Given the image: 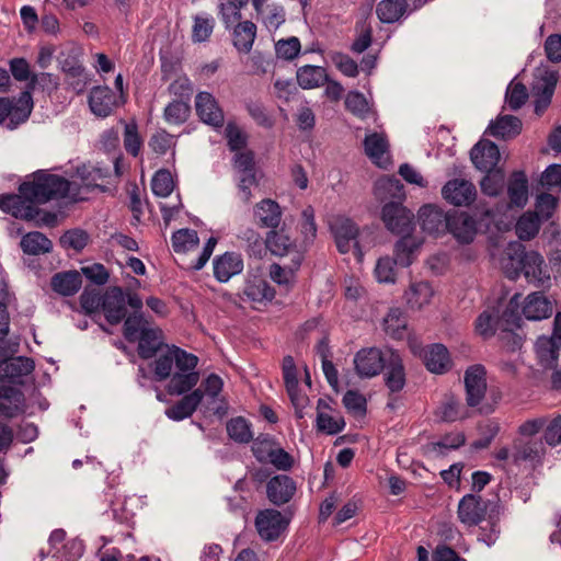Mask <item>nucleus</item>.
Wrapping results in <instances>:
<instances>
[{"label":"nucleus","mask_w":561,"mask_h":561,"mask_svg":"<svg viewBox=\"0 0 561 561\" xmlns=\"http://www.w3.org/2000/svg\"><path fill=\"white\" fill-rule=\"evenodd\" d=\"M137 341L140 358L156 357L150 364L153 379L159 382L169 379L165 390L170 396H182L198 383V357L176 345H164L163 333L159 328L141 330Z\"/></svg>","instance_id":"f257e3e1"},{"label":"nucleus","mask_w":561,"mask_h":561,"mask_svg":"<svg viewBox=\"0 0 561 561\" xmlns=\"http://www.w3.org/2000/svg\"><path fill=\"white\" fill-rule=\"evenodd\" d=\"M70 182L45 171L34 173L33 180L20 185L19 191L32 201L33 205L67 196Z\"/></svg>","instance_id":"f03ea898"},{"label":"nucleus","mask_w":561,"mask_h":561,"mask_svg":"<svg viewBox=\"0 0 561 561\" xmlns=\"http://www.w3.org/2000/svg\"><path fill=\"white\" fill-rule=\"evenodd\" d=\"M329 226L336 248L341 253H348L353 249L358 259L363 256L358 243L359 229L352 219L344 216H335L330 220Z\"/></svg>","instance_id":"7ed1b4c3"},{"label":"nucleus","mask_w":561,"mask_h":561,"mask_svg":"<svg viewBox=\"0 0 561 561\" xmlns=\"http://www.w3.org/2000/svg\"><path fill=\"white\" fill-rule=\"evenodd\" d=\"M381 220L394 234H409L414 229V215L401 202H386L381 209Z\"/></svg>","instance_id":"20e7f679"},{"label":"nucleus","mask_w":561,"mask_h":561,"mask_svg":"<svg viewBox=\"0 0 561 561\" xmlns=\"http://www.w3.org/2000/svg\"><path fill=\"white\" fill-rule=\"evenodd\" d=\"M119 286L108 287L103 294L102 311L106 321L116 325L127 316L128 294Z\"/></svg>","instance_id":"39448f33"},{"label":"nucleus","mask_w":561,"mask_h":561,"mask_svg":"<svg viewBox=\"0 0 561 561\" xmlns=\"http://www.w3.org/2000/svg\"><path fill=\"white\" fill-rule=\"evenodd\" d=\"M559 75L554 70H539L536 81L533 84L535 113L541 115L550 105Z\"/></svg>","instance_id":"423d86ee"},{"label":"nucleus","mask_w":561,"mask_h":561,"mask_svg":"<svg viewBox=\"0 0 561 561\" xmlns=\"http://www.w3.org/2000/svg\"><path fill=\"white\" fill-rule=\"evenodd\" d=\"M388 358V348L381 351L377 347L363 348L354 357L356 374L362 378L377 376Z\"/></svg>","instance_id":"0eeeda50"},{"label":"nucleus","mask_w":561,"mask_h":561,"mask_svg":"<svg viewBox=\"0 0 561 561\" xmlns=\"http://www.w3.org/2000/svg\"><path fill=\"white\" fill-rule=\"evenodd\" d=\"M466 402L468 407H478L486 392V370L483 365L477 364L467 368L463 376Z\"/></svg>","instance_id":"6e6552de"},{"label":"nucleus","mask_w":561,"mask_h":561,"mask_svg":"<svg viewBox=\"0 0 561 561\" xmlns=\"http://www.w3.org/2000/svg\"><path fill=\"white\" fill-rule=\"evenodd\" d=\"M489 504L490 501L483 500L479 494H466L458 503L459 520L469 527L479 525L486 516Z\"/></svg>","instance_id":"1a4fd4ad"},{"label":"nucleus","mask_w":561,"mask_h":561,"mask_svg":"<svg viewBox=\"0 0 561 561\" xmlns=\"http://www.w3.org/2000/svg\"><path fill=\"white\" fill-rule=\"evenodd\" d=\"M288 524L289 518L273 508L261 511L255 518L256 530L265 541L276 540L287 528Z\"/></svg>","instance_id":"9d476101"},{"label":"nucleus","mask_w":561,"mask_h":561,"mask_svg":"<svg viewBox=\"0 0 561 561\" xmlns=\"http://www.w3.org/2000/svg\"><path fill=\"white\" fill-rule=\"evenodd\" d=\"M546 455L545 440L542 439H515L512 449L514 465L529 462L533 468L541 466Z\"/></svg>","instance_id":"9b49d317"},{"label":"nucleus","mask_w":561,"mask_h":561,"mask_svg":"<svg viewBox=\"0 0 561 561\" xmlns=\"http://www.w3.org/2000/svg\"><path fill=\"white\" fill-rule=\"evenodd\" d=\"M0 209L26 221L35 219L41 214V209L33 205L32 201L20 191L19 194H1Z\"/></svg>","instance_id":"f8f14e48"},{"label":"nucleus","mask_w":561,"mask_h":561,"mask_svg":"<svg viewBox=\"0 0 561 561\" xmlns=\"http://www.w3.org/2000/svg\"><path fill=\"white\" fill-rule=\"evenodd\" d=\"M442 195L451 205L469 206L477 197V190L468 180L453 179L443 186Z\"/></svg>","instance_id":"ddd939ff"},{"label":"nucleus","mask_w":561,"mask_h":561,"mask_svg":"<svg viewBox=\"0 0 561 561\" xmlns=\"http://www.w3.org/2000/svg\"><path fill=\"white\" fill-rule=\"evenodd\" d=\"M57 60L61 71L65 72L69 79L75 80L71 82L73 88L78 92H81L87 84V77L84 76V67L79 59V50L75 47L62 50L59 53Z\"/></svg>","instance_id":"4468645a"},{"label":"nucleus","mask_w":561,"mask_h":561,"mask_svg":"<svg viewBox=\"0 0 561 561\" xmlns=\"http://www.w3.org/2000/svg\"><path fill=\"white\" fill-rule=\"evenodd\" d=\"M127 301L133 312L124 319L123 334L129 343H135L141 330L148 328V322L141 312L144 306L141 298L136 293H129Z\"/></svg>","instance_id":"2eb2a0df"},{"label":"nucleus","mask_w":561,"mask_h":561,"mask_svg":"<svg viewBox=\"0 0 561 561\" xmlns=\"http://www.w3.org/2000/svg\"><path fill=\"white\" fill-rule=\"evenodd\" d=\"M383 381L390 393L400 392L407 382L405 368L401 355L388 348V358L383 366Z\"/></svg>","instance_id":"dca6fc26"},{"label":"nucleus","mask_w":561,"mask_h":561,"mask_svg":"<svg viewBox=\"0 0 561 561\" xmlns=\"http://www.w3.org/2000/svg\"><path fill=\"white\" fill-rule=\"evenodd\" d=\"M195 108L202 122L215 128L222 127L225 123L224 111L211 93L199 92L195 98Z\"/></svg>","instance_id":"f3484780"},{"label":"nucleus","mask_w":561,"mask_h":561,"mask_svg":"<svg viewBox=\"0 0 561 561\" xmlns=\"http://www.w3.org/2000/svg\"><path fill=\"white\" fill-rule=\"evenodd\" d=\"M450 216L437 206L424 205L419 210V222L424 232L438 236L446 232Z\"/></svg>","instance_id":"a211bd4d"},{"label":"nucleus","mask_w":561,"mask_h":561,"mask_svg":"<svg viewBox=\"0 0 561 561\" xmlns=\"http://www.w3.org/2000/svg\"><path fill=\"white\" fill-rule=\"evenodd\" d=\"M88 103L91 112L98 117H107L119 105L116 94L104 85L93 87L90 91Z\"/></svg>","instance_id":"6ab92c4d"},{"label":"nucleus","mask_w":561,"mask_h":561,"mask_svg":"<svg viewBox=\"0 0 561 561\" xmlns=\"http://www.w3.org/2000/svg\"><path fill=\"white\" fill-rule=\"evenodd\" d=\"M296 490V482L286 474H278L266 484L267 499L276 506L288 503L295 495Z\"/></svg>","instance_id":"aec40b11"},{"label":"nucleus","mask_w":561,"mask_h":561,"mask_svg":"<svg viewBox=\"0 0 561 561\" xmlns=\"http://www.w3.org/2000/svg\"><path fill=\"white\" fill-rule=\"evenodd\" d=\"M256 225L270 230L277 229L282 222L283 211L279 204L272 198H264L253 208Z\"/></svg>","instance_id":"412c9836"},{"label":"nucleus","mask_w":561,"mask_h":561,"mask_svg":"<svg viewBox=\"0 0 561 561\" xmlns=\"http://www.w3.org/2000/svg\"><path fill=\"white\" fill-rule=\"evenodd\" d=\"M446 231L450 232L458 242L468 244L477 234V221L465 211H454Z\"/></svg>","instance_id":"4be33fe9"},{"label":"nucleus","mask_w":561,"mask_h":561,"mask_svg":"<svg viewBox=\"0 0 561 561\" xmlns=\"http://www.w3.org/2000/svg\"><path fill=\"white\" fill-rule=\"evenodd\" d=\"M499 147L490 140H480L470 150V159L480 171L495 169L500 161Z\"/></svg>","instance_id":"5701e85b"},{"label":"nucleus","mask_w":561,"mask_h":561,"mask_svg":"<svg viewBox=\"0 0 561 561\" xmlns=\"http://www.w3.org/2000/svg\"><path fill=\"white\" fill-rule=\"evenodd\" d=\"M183 398L175 404L165 410V415L173 421H182L193 415L203 401L204 392L202 388L194 389L183 393Z\"/></svg>","instance_id":"b1692460"},{"label":"nucleus","mask_w":561,"mask_h":561,"mask_svg":"<svg viewBox=\"0 0 561 561\" xmlns=\"http://www.w3.org/2000/svg\"><path fill=\"white\" fill-rule=\"evenodd\" d=\"M214 276L220 283H226L243 271V259L237 252H225L213 261Z\"/></svg>","instance_id":"393cba45"},{"label":"nucleus","mask_w":561,"mask_h":561,"mask_svg":"<svg viewBox=\"0 0 561 561\" xmlns=\"http://www.w3.org/2000/svg\"><path fill=\"white\" fill-rule=\"evenodd\" d=\"M24 393L12 386L0 385V415L12 419L24 412Z\"/></svg>","instance_id":"a878e982"},{"label":"nucleus","mask_w":561,"mask_h":561,"mask_svg":"<svg viewBox=\"0 0 561 561\" xmlns=\"http://www.w3.org/2000/svg\"><path fill=\"white\" fill-rule=\"evenodd\" d=\"M518 250H522V256L519 260V264L522 271L524 272L525 277L530 282L543 283L546 279H549L550 276L546 274L545 260L542 255H540L536 251L525 252L522 244H516Z\"/></svg>","instance_id":"bb28decb"},{"label":"nucleus","mask_w":561,"mask_h":561,"mask_svg":"<svg viewBox=\"0 0 561 561\" xmlns=\"http://www.w3.org/2000/svg\"><path fill=\"white\" fill-rule=\"evenodd\" d=\"M34 368V360L26 356L0 359V374L13 383H22V378L30 375Z\"/></svg>","instance_id":"cd10ccee"},{"label":"nucleus","mask_w":561,"mask_h":561,"mask_svg":"<svg viewBox=\"0 0 561 561\" xmlns=\"http://www.w3.org/2000/svg\"><path fill=\"white\" fill-rule=\"evenodd\" d=\"M263 243L276 256L290 255L294 259L295 253H300L297 250L296 242L291 240L284 229L270 230Z\"/></svg>","instance_id":"c85d7f7f"},{"label":"nucleus","mask_w":561,"mask_h":561,"mask_svg":"<svg viewBox=\"0 0 561 561\" xmlns=\"http://www.w3.org/2000/svg\"><path fill=\"white\" fill-rule=\"evenodd\" d=\"M401 236L393 248V260L398 265L408 267L416 259L422 241L412 233Z\"/></svg>","instance_id":"c756f323"},{"label":"nucleus","mask_w":561,"mask_h":561,"mask_svg":"<svg viewBox=\"0 0 561 561\" xmlns=\"http://www.w3.org/2000/svg\"><path fill=\"white\" fill-rule=\"evenodd\" d=\"M257 27L250 20L238 22L231 28L232 45L239 51L249 54L256 38Z\"/></svg>","instance_id":"7c9ffc66"},{"label":"nucleus","mask_w":561,"mask_h":561,"mask_svg":"<svg viewBox=\"0 0 561 561\" xmlns=\"http://www.w3.org/2000/svg\"><path fill=\"white\" fill-rule=\"evenodd\" d=\"M50 286L54 291L61 296H73L82 286L81 273L78 271L56 273L51 277Z\"/></svg>","instance_id":"2f4dec72"},{"label":"nucleus","mask_w":561,"mask_h":561,"mask_svg":"<svg viewBox=\"0 0 561 561\" xmlns=\"http://www.w3.org/2000/svg\"><path fill=\"white\" fill-rule=\"evenodd\" d=\"M523 314L528 320L547 319L552 314V304L541 293H533L526 298Z\"/></svg>","instance_id":"473e14b6"},{"label":"nucleus","mask_w":561,"mask_h":561,"mask_svg":"<svg viewBox=\"0 0 561 561\" xmlns=\"http://www.w3.org/2000/svg\"><path fill=\"white\" fill-rule=\"evenodd\" d=\"M522 121L513 115L499 116L488 127V131L502 139H512L518 136L522 131Z\"/></svg>","instance_id":"72a5a7b5"},{"label":"nucleus","mask_w":561,"mask_h":561,"mask_svg":"<svg viewBox=\"0 0 561 561\" xmlns=\"http://www.w3.org/2000/svg\"><path fill=\"white\" fill-rule=\"evenodd\" d=\"M409 11L408 0H381L376 7V14L380 22L392 24Z\"/></svg>","instance_id":"f704fd0d"},{"label":"nucleus","mask_w":561,"mask_h":561,"mask_svg":"<svg viewBox=\"0 0 561 561\" xmlns=\"http://www.w3.org/2000/svg\"><path fill=\"white\" fill-rule=\"evenodd\" d=\"M364 147L365 153L375 164L383 167L388 162V157L385 158V154L388 152L389 144L385 135L378 133L367 135Z\"/></svg>","instance_id":"c9c22d12"},{"label":"nucleus","mask_w":561,"mask_h":561,"mask_svg":"<svg viewBox=\"0 0 561 561\" xmlns=\"http://www.w3.org/2000/svg\"><path fill=\"white\" fill-rule=\"evenodd\" d=\"M507 194L510 203L516 207H524L528 201V179L524 171H514L510 178Z\"/></svg>","instance_id":"e433bc0d"},{"label":"nucleus","mask_w":561,"mask_h":561,"mask_svg":"<svg viewBox=\"0 0 561 561\" xmlns=\"http://www.w3.org/2000/svg\"><path fill=\"white\" fill-rule=\"evenodd\" d=\"M297 82L305 90L314 89L329 82V77L323 67L306 65L298 68L296 73Z\"/></svg>","instance_id":"4c0bfd02"},{"label":"nucleus","mask_w":561,"mask_h":561,"mask_svg":"<svg viewBox=\"0 0 561 561\" xmlns=\"http://www.w3.org/2000/svg\"><path fill=\"white\" fill-rule=\"evenodd\" d=\"M20 247L25 254L39 255L49 253L53 250V242L39 231H31L25 233Z\"/></svg>","instance_id":"58836bf2"},{"label":"nucleus","mask_w":561,"mask_h":561,"mask_svg":"<svg viewBox=\"0 0 561 561\" xmlns=\"http://www.w3.org/2000/svg\"><path fill=\"white\" fill-rule=\"evenodd\" d=\"M425 366L435 374L446 373L451 366L447 347L443 344L432 345L425 354Z\"/></svg>","instance_id":"ea45409f"},{"label":"nucleus","mask_w":561,"mask_h":561,"mask_svg":"<svg viewBox=\"0 0 561 561\" xmlns=\"http://www.w3.org/2000/svg\"><path fill=\"white\" fill-rule=\"evenodd\" d=\"M519 299L520 295L515 294L506 305L505 309L500 313L496 312V328L497 329H519L522 317L519 313Z\"/></svg>","instance_id":"a19ab883"},{"label":"nucleus","mask_w":561,"mask_h":561,"mask_svg":"<svg viewBox=\"0 0 561 561\" xmlns=\"http://www.w3.org/2000/svg\"><path fill=\"white\" fill-rule=\"evenodd\" d=\"M375 195L381 202H386L387 198H396L400 202L404 198V187L400 180L396 178L385 176L379 179L375 183Z\"/></svg>","instance_id":"79ce46f5"},{"label":"nucleus","mask_w":561,"mask_h":561,"mask_svg":"<svg viewBox=\"0 0 561 561\" xmlns=\"http://www.w3.org/2000/svg\"><path fill=\"white\" fill-rule=\"evenodd\" d=\"M39 87V76L33 75L30 76L26 89L21 92L19 99L16 100V110L15 116L20 121H27L32 113L33 108V99L32 92Z\"/></svg>","instance_id":"37998d69"},{"label":"nucleus","mask_w":561,"mask_h":561,"mask_svg":"<svg viewBox=\"0 0 561 561\" xmlns=\"http://www.w3.org/2000/svg\"><path fill=\"white\" fill-rule=\"evenodd\" d=\"M535 347L539 363L543 368H553L557 365L559 348L552 337H538Z\"/></svg>","instance_id":"c03bdc74"},{"label":"nucleus","mask_w":561,"mask_h":561,"mask_svg":"<svg viewBox=\"0 0 561 561\" xmlns=\"http://www.w3.org/2000/svg\"><path fill=\"white\" fill-rule=\"evenodd\" d=\"M244 295L254 302L271 301L275 297V290L267 280L255 277L247 283Z\"/></svg>","instance_id":"a18cd8bd"},{"label":"nucleus","mask_w":561,"mask_h":561,"mask_svg":"<svg viewBox=\"0 0 561 561\" xmlns=\"http://www.w3.org/2000/svg\"><path fill=\"white\" fill-rule=\"evenodd\" d=\"M436 416L443 422H455L458 419L467 417L461 402L453 394L446 396L436 411Z\"/></svg>","instance_id":"49530a36"},{"label":"nucleus","mask_w":561,"mask_h":561,"mask_svg":"<svg viewBox=\"0 0 561 561\" xmlns=\"http://www.w3.org/2000/svg\"><path fill=\"white\" fill-rule=\"evenodd\" d=\"M433 294V288L427 282L412 284L405 293L407 302L411 308L420 309L431 301Z\"/></svg>","instance_id":"de8ad7c7"},{"label":"nucleus","mask_w":561,"mask_h":561,"mask_svg":"<svg viewBox=\"0 0 561 561\" xmlns=\"http://www.w3.org/2000/svg\"><path fill=\"white\" fill-rule=\"evenodd\" d=\"M172 248L176 253H185L198 247L199 238L193 229H180L172 234Z\"/></svg>","instance_id":"09e8293b"},{"label":"nucleus","mask_w":561,"mask_h":561,"mask_svg":"<svg viewBox=\"0 0 561 561\" xmlns=\"http://www.w3.org/2000/svg\"><path fill=\"white\" fill-rule=\"evenodd\" d=\"M302 259L301 253H295L291 263L288 265L272 264L270 268L271 278L277 284H287L294 273L300 267Z\"/></svg>","instance_id":"8fccbe9b"},{"label":"nucleus","mask_w":561,"mask_h":561,"mask_svg":"<svg viewBox=\"0 0 561 561\" xmlns=\"http://www.w3.org/2000/svg\"><path fill=\"white\" fill-rule=\"evenodd\" d=\"M83 185L87 187L100 188L105 191L104 180L108 175L107 170H103L100 167H87L82 165L77 170Z\"/></svg>","instance_id":"3c124183"},{"label":"nucleus","mask_w":561,"mask_h":561,"mask_svg":"<svg viewBox=\"0 0 561 561\" xmlns=\"http://www.w3.org/2000/svg\"><path fill=\"white\" fill-rule=\"evenodd\" d=\"M242 8V2H236L234 0H228L218 4V15L226 30H231L237 21L241 22Z\"/></svg>","instance_id":"603ef678"},{"label":"nucleus","mask_w":561,"mask_h":561,"mask_svg":"<svg viewBox=\"0 0 561 561\" xmlns=\"http://www.w3.org/2000/svg\"><path fill=\"white\" fill-rule=\"evenodd\" d=\"M227 432L231 439L241 444L249 443L253 438L251 424L242 416L231 419L227 423Z\"/></svg>","instance_id":"864d4df0"},{"label":"nucleus","mask_w":561,"mask_h":561,"mask_svg":"<svg viewBox=\"0 0 561 561\" xmlns=\"http://www.w3.org/2000/svg\"><path fill=\"white\" fill-rule=\"evenodd\" d=\"M215 28V19L213 16H203L196 14L193 18L192 41L194 43L207 42Z\"/></svg>","instance_id":"5fc2aeb1"},{"label":"nucleus","mask_w":561,"mask_h":561,"mask_svg":"<svg viewBox=\"0 0 561 561\" xmlns=\"http://www.w3.org/2000/svg\"><path fill=\"white\" fill-rule=\"evenodd\" d=\"M540 218L534 214L523 215L516 224V233L520 240L528 241L537 236L540 229Z\"/></svg>","instance_id":"6e6d98bb"},{"label":"nucleus","mask_w":561,"mask_h":561,"mask_svg":"<svg viewBox=\"0 0 561 561\" xmlns=\"http://www.w3.org/2000/svg\"><path fill=\"white\" fill-rule=\"evenodd\" d=\"M385 331L393 339L400 340L407 329V320L399 309H391L383 320Z\"/></svg>","instance_id":"4d7b16f0"},{"label":"nucleus","mask_w":561,"mask_h":561,"mask_svg":"<svg viewBox=\"0 0 561 561\" xmlns=\"http://www.w3.org/2000/svg\"><path fill=\"white\" fill-rule=\"evenodd\" d=\"M486 175L482 179L480 186L481 191L489 196H497L505 183V174L501 169H493L485 171Z\"/></svg>","instance_id":"13d9d810"},{"label":"nucleus","mask_w":561,"mask_h":561,"mask_svg":"<svg viewBox=\"0 0 561 561\" xmlns=\"http://www.w3.org/2000/svg\"><path fill=\"white\" fill-rule=\"evenodd\" d=\"M191 113V106L187 101L175 100L164 108V118L171 124L184 123Z\"/></svg>","instance_id":"bf43d9fd"},{"label":"nucleus","mask_w":561,"mask_h":561,"mask_svg":"<svg viewBox=\"0 0 561 561\" xmlns=\"http://www.w3.org/2000/svg\"><path fill=\"white\" fill-rule=\"evenodd\" d=\"M142 140L138 133V125L135 121L124 126V147L127 153L137 157L140 152Z\"/></svg>","instance_id":"052dcab7"},{"label":"nucleus","mask_w":561,"mask_h":561,"mask_svg":"<svg viewBox=\"0 0 561 561\" xmlns=\"http://www.w3.org/2000/svg\"><path fill=\"white\" fill-rule=\"evenodd\" d=\"M505 100L511 110H519L528 100L526 85L522 82H512L506 90Z\"/></svg>","instance_id":"680f3d73"},{"label":"nucleus","mask_w":561,"mask_h":561,"mask_svg":"<svg viewBox=\"0 0 561 561\" xmlns=\"http://www.w3.org/2000/svg\"><path fill=\"white\" fill-rule=\"evenodd\" d=\"M225 136L231 151L240 152L241 149L247 147L248 136L236 123L229 122L226 125Z\"/></svg>","instance_id":"e2e57ef3"},{"label":"nucleus","mask_w":561,"mask_h":561,"mask_svg":"<svg viewBox=\"0 0 561 561\" xmlns=\"http://www.w3.org/2000/svg\"><path fill=\"white\" fill-rule=\"evenodd\" d=\"M476 330L484 339L493 336L499 329L496 328V312L492 310L483 311L476 320Z\"/></svg>","instance_id":"0e129e2a"},{"label":"nucleus","mask_w":561,"mask_h":561,"mask_svg":"<svg viewBox=\"0 0 561 561\" xmlns=\"http://www.w3.org/2000/svg\"><path fill=\"white\" fill-rule=\"evenodd\" d=\"M60 244L65 249H73L77 252H80L85 248L89 241V234L81 229H72L66 231L60 237Z\"/></svg>","instance_id":"69168bd1"},{"label":"nucleus","mask_w":561,"mask_h":561,"mask_svg":"<svg viewBox=\"0 0 561 561\" xmlns=\"http://www.w3.org/2000/svg\"><path fill=\"white\" fill-rule=\"evenodd\" d=\"M151 188L157 196H169L173 191V180L170 171L165 169L159 170L152 178Z\"/></svg>","instance_id":"338daca9"},{"label":"nucleus","mask_w":561,"mask_h":561,"mask_svg":"<svg viewBox=\"0 0 561 561\" xmlns=\"http://www.w3.org/2000/svg\"><path fill=\"white\" fill-rule=\"evenodd\" d=\"M300 41L296 36H291L286 39H279L275 44V51L278 58L285 60L295 59L300 53Z\"/></svg>","instance_id":"774afa93"}]
</instances>
